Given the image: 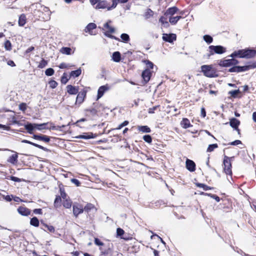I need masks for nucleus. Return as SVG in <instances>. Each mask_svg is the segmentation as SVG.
Instances as JSON below:
<instances>
[{
    "label": "nucleus",
    "mask_w": 256,
    "mask_h": 256,
    "mask_svg": "<svg viewBox=\"0 0 256 256\" xmlns=\"http://www.w3.org/2000/svg\"><path fill=\"white\" fill-rule=\"evenodd\" d=\"M62 199L61 197L59 196H56L54 202V206L56 208H58L61 206Z\"/></svg>",
    "instance_id": "72a5a7b5"
},
{
    "label": "nucleus",
    "mask_w": 256,
    "mask_h": 256,
    "mask_svg": "<svg viewBox=\"0 0 256 256\" xmlns=\"http://www.w3.org/2000/svg\"><path fill=\"white\" fill-rule=\"evenodd\" d=\"M84 208L82 206L78 207L76 206H73V214L76 217H77L79 214L84 212Z\"/></svg>",
    "instance_id": "412c9836"
},
{
    "label": "nucleus",
    "mask_w": 256,
    "mask_h": 256,
    "mask_svg": "<svg viewBox=\"0 0 256 256\" xmlns=\"http://www.w3.org/2000/svg\"><path fill=\"white\" fill-rule=\"evenodd\" d=\"M240 124V121L236 118H232L230 119V125L234 130H236L238 134H240V130L238 128V126Z\"/></svg>",
    "instance_id": "0eeeda50"
},
{
    "label": "nucleus",
    "mask_w": 256,
    "mask_h": 256,
    "mask_svg": "<svg viewBox=\"0 0 256 256\" xmlns=\"http://www.w3.org/2000/svg\"><path fill=\"white\" fill-rule=\"evenodd\" d=\"M238 62H239L237 60L232 58V59L220 60L218 64L220 66L228 67L232 66H236L238 64Z\"/></svg>",
    "instance_id": "39448f33"
},
{
    "label": "nucleus",
    "mask_w": 256,
    "mask_h": 256,
    "mask_svg": "<svg viewBox=\"0 0 256 256\" xmlns=\"http://www.w3.org/2000/svg\"><path fill=\"white\" fill-rule=\"evenodd\" d=\"M30 224L32 226L38 227L40 224L39 220L36 217H33L30 220Z\"/></svg>",
    "instance_id": "2f4dec72"
},
{
    "label": "nucleus",
    "mask_w": 256,
    "mask_h": 256,
    "mask_svg": "<svg viewBox=\"0 0 256 256\" xmlns=\"http://www.w3.org/2000/svg\"><path fill=\"white\" fill-rule=\"evenodd\" d=\"M242 58H250L255 56L256 50L250 48L244 49Z\"/></svg>",
    "instance_id": "423d86ee"
},
{
    "label": "nucleus",
    "mask_w": 256,
    "mask_h": 256,
    "mask_svg": "<svg viewBox=\"0 0 256 256\" xmlns=\"http://www.w3.org/2000/svg\"><path fill=\"white\" fill-rule=\"evenodd\" d=\"M70 78V77L68 78L67 74L66 73H64L61 78V82L63 84H66Z\"/></svg>",
    "instance_id": "a19ab883"
},
{
    "label": "nucleus",
    "mask_w": 256,
    "mask_h": 256,
    "mask_svg": "<svg viewBox=\"0 0 256 256\" xmlns=\"http://www.w3.org/2000/svg\"><path fill=\"white\" fill-rule=\"evenodd\" d=\"M12 124H16L18 126H21L22 124L20 122L18 121L16 118L15 116H12Z\"/></svg>",
    "instance_id": "5fc2aeb1"
},
{
    "label": "nucleus",
    "mask_w": 256,
    "mask_h": 256,
    "mask_svg": "<svg viewBox=\"0 0 256 256\" xmlns=\"http://www.w3.org/2000/svg\"><path fill=\"white\" fill-rule=\"evenodd\" d=\"M240 92L239 90H232L229 92V94L231 95L234 98H236L238 94Z\"/></svg>",
    "instance_id": "864d4df0"
},
{
    "label": "nucleus",
    "mask_w": 256,
    "mask_h": 256,
    "mask_svg": "<svg viewBox=\"0 0 256 256\" xmlns=\"http://www.w3.org/2000/svg\"><path fill=\"white\" fill-rule=\"evenodd\" d=\"M108 89V88L106 86H100L98 91L97 99L98 100L102 97L105 92Z\"/></svg>",
    "instance_id": "6ab92c4d"
},
{
    "label": "nucleus",
    "mask_w": 256,
    "mask_h": 256,
    "mask_svg": "<svg viewBox=\"0 0 256 256\" xmlns=\"http://www.w3.org/2000/svg\"><path fill=\"white\" fill-rule=\"evenodd\" d=\"M10 180L15 182H21V180L17 177L12 176L10 177Z\"/></svg>",
    "instance_id": "0e129e2a"
},
{
    "label": "nucleus",
    "mask_w": 256,
    "mask_h": 256,
    "mask_svg": "<svg viewBox=\"0 0 256 256\" xmlns=\"http://www.w3.org/2000/svg\"><path fill=\"white\" fill-rule=\"evenodd\" d=\"M120 38L124 42H127L130 40V36L126 34H122L120 36Z\"/></svg>",
    "instance_id": "4c0bfd02"
},
{
    "label": "nucleus",
    "mask_w": 256,
    "mask_h": 256,
    "mask_svg": "<svg viewBox=\"0 0 256 256\" xmlns=\"http://www.w3.org/2000/svg\"><path fill=\"white\" fill-rule=\"evenodd\" d=\"M205 194L210 196L211 198L214 199L217 202H219L220 200V198L216 194Z\"/></svg>",
    "instance_id": "4d7b16f0"
},
{
    "label": "nucleus",
    "mask_w": 256,
    "mask_h": 256,
    "mask_svg": "<svg viewBox=\"0 0 256 256\" xmlns=\"http://www.w3.org/2000/svg\"><path fill=\"white\" fill-rule=\"evenodd\" d=\"M71 182L77 186H80V182L76 178H72Z\"/></svg>",
    "instance_id": "bf43d9fd"
},
{
    "label": "nucleus",
    "mask_w": 256,
    "mask_h": 256,
    "mask_svg": "<svg viewBox=\"0 0 256 256\" xmlns=\"http://www.w3.org/2000/svg\"><path fill=\"white\" fill-rule=\"evenodd\" d=\"M200 112L202 116L204 118L206 116V112L204 108H201Z\"/></svg>",
    "instance_id": "338daca9"
},
{
    "label": "nucleus",
    "mask_w": 256,
    "mask_h": 256,
    "mask_svg": "<svg viewBox=\"0 0 256 256\" xmlns=\"http://www.w3.org/2000/svg\"><path fill=\"white\" fill-rule=\"evenodd\" d=\"M63 206L66 208H69L72 206V202L70 200L66 199L63 202Z\"/></svg>",
    "instance_id": "79ce46f5"
},
{
    "label": "nucleus",
    "mask_w": 256,
    "mask_h": 256,
    "mask_svg": "<svg viewBox=\"0 0 256 256\" xmlns=\"http://www.w3.org/2000/svg\"><path fill=\"white\" fill-rule=\"evenodd\" d=\"M124 231L121 228H118L116 229V235L118 236L122 237V236L124 234Z\"/></svg>",
    "instance_id": "3c124183"
},
{
    "label": "nucleus",
    "mask_w": 256,
    "mask_h": 256,
    "mask_svg": "<svg viewBox=\"0 0 256 256\" xmlns=\"http://www.w3.org/2000/svg\"><path fill=\"white\" fill-rule=\"evenodd\" d=\"M58 66L60 68L63 69L66 68L68 67V65L66 63L62 62Z\"/></svg>",
    "instance_id": "774afa93"
},
{
    "label": "nucleus",
    "mask_w": 256,
    "mask_h": 256,
    "mask_svg": "<svg viewBox=\"0 0 256 256\" xmlns=\"http://www.w3.org/2000/svg\"><path fill=\"white\" fill-rule=\"evenodd\" d=\"M234 157H228L226 155L224 156V158L223 160V164L224 165V170L226 174L229 175L230 176H232V163L231 161Z\"/></svg>",
    "instance_id": "f03ea898"
},
{
    "label": "nucleus",
    "mask_w": 256,
    "mask_h": 256,
    "mask_svg": "<svg viewBox=\"0 0 256 256\" xmlns=\"http://www.w3.org/2000/svg\"><path fill=\"white\" fill-rule=\"evenodd\" d=\"M176 34H164L162 36V40L168 42H172L174 40H176Z\"/></svg>",
    "instance_id": "6e6552de"
},
{
    "label": "nucleus",
    "mask_w": 256,
    "mask_h": 256,
    "mask_svg": "<svg viewBox=\"0 0 256 256\" xmlns=\"http://www.w3.org/2000/svg\"><path fill=\"white\" fill-rule=\"evenodd\" d=\"M96 135L93 134L92 132L85 133L84 134H80L76 137L77 138L88 140L90 138H94Z\"/></svg>",
    "instance_id": "a211bd4d"
},
{
    "label": "nucleus",
    "mask_w": 256,
    "mask_h": 256,
    "mask_svg": "<svg viewBox=\"0 0 256 256\" xmlns=\"http://www.w3.org/2000/svg\"><path fill=\"white\" fill-rule=\"evenodd\" d=\"M18 156L16 153L13 154L9 157L8 159V162L12 164H15L18 162Z\"/></svg>",
    "instance_id": "cd10ccee"
},
{
    "label": "nucleus",
    "mask_w": 256,
    "mask_h": 256,
    "mask_svg": "<svg viewBox=\"0 0 256 256\" xmlns=\"http://www.w3.org/2000/svg\"><path fill=\"white\" fill-rule=\"evenodd\" d=\"M242 143V142L240 140H236L232 142H231L229 144L232 146H237Z\"/></svg>",
    "instance_id": "e2e57ef3"
},
{
    "label": "nucleus",
    "mask_w": 256,
    "mask_h": 256,
    "mask_svg": "<svg viewBox=\"0 0 256 256\" xmlns=\"http://www.w3.org/2000/svg\"><path fill=\"white\" fill-rule=\"evenodd\" d=\"M186 168L190 172H194L196 170V164L192 160L187 159L186 162Z\"/></svg>",
    "instance_id": "9d476101"
},
{
    "label": "nucleus",
    "mask_w": 256,
    "mask_h": 256,
    "mask_svg": "<svg viewBox=\"0 0 256 256\" xmlns=\"http://www.w3.org/2000/svg\"><path fill=\"white\" fill-rule=\"evenodd\" d=\"M48 124V123H43L40 124H36V129L38 130H42L48 129V128L46 126Z\"/></svg>",
    "instance_id": "c756f323"
},
{
    "label": "nucleus",
    "mask_w": 256,
    "mask_h": 256,
    "mask_svg": "<svg viewBox=\"0 0 256 256\" xmlns=\"http://www.w3.org/2000/svg\"><path fill=\"white\" fill-rule=\"evenodd\" d=\"M94 204H92L90 203H89V204H88L84 206V210L87 212H89L90 210L94 209Z\"/></svg>",
    "instance_id": "58836bf2"
},
{
    "label": "nucleus",
    "mask_w": 256,
    "mask_h": 256,
    "mask_svg": "<svg viewBox=\"0 0 256 256\" xmlns=\"http://www.w3.org/2000/svg\"><path fill=\"white\" fill-rule=\"evenodd\" d=\"M218 146L216 144H210L207 148V152H212L214 148H217Z\"/></svg>",
    "instance_id": "c03bdc74"
},
{
    "label": "nucleus",
    "mask_w": 256,
    "mask_h": 256,
    "mask_svg": "<svg viewBox=\"0 0 256 256\" xmlns=\"http://www.w3.org/2000/svg\"><path fill=\"white\" fill-rule=\"evenodd\" d=\"M34 212L36 214H42V210L41 208H36L34 210Z\"/></svg>",
    "instance_id": "69168bd1"
},
{
    "label": "nucleus",
    "mask_w": 256,
    "mask_h": 256,
    "mask_svg": "<svg viewBox=\"0 0 256 256\" xmlns=\"http://www.w3.org/2000/svg\"><path fill=\"white\" fill-rule=\"evenodd\" d=\"M22 143H25V144H31L34 146H36L40 149H41L45 152H48L49 151V150L45 147H44L43 146H40V144H36V143H34V142H32L30 141H29L28 140H22Z\"/></svg>",
    "instance_id": "4468645a"
},
{
    "label": "nucleus",
    "mask_w": 256,
    "mask_h": 256,
    "mask_svg": "<svg viewBox=\"0 0 256 256\" xmlns=\"http://www.w3.org/2000/svg\"><path fill=\"white\" fill-rule=\"evenodd\" d=\"M256 68V62H250L248 64L244 66H234L228 70V72H246L250 69Z\"/></svg>",
    "instance_id": "f257e3e1"
},
{
    "label": "nucleus",
    "mask_w": 256,
    "mask_h": 256,
    "mask_svg": "<svg viewBox=\"0 0 256 256\" xmlns=\"http://www.w3.org/2000/svg\"><path fill=\"white\" fill-rule=\"evenodd\" d=\"M160 105H157L154 106H153L152 108H150L148 110V112L150 114H154L155 112V110H156L158 109V111L160 112Z\"/></svg>",
    "instance_id": "ea45409f"
},
{
    "label": "nucleus",
    "mask_w": 256,
    "mask_h": 256,
    "mask_svg": "<svg viewBox=\"0 0 256 256\" xmlns=\"http://www.w3.org/2000/svg\"><path fill=\"white\" fill-rule=\"evenodd\" d=\"M18 212L20 214L24 216H27L30 213V210L28 208L23 206L19 207Z\"/></svg>",
    "instance_id": "f3484780"
},
{
    "label": "nucleus",
    "mask_w": 256,
    "mask_h": 256,
    "mask_svg": "<svg viewBox=\"0 0 256 256\" xmlns=\"http://www.w3.org/2000/svg\"><path fill=\"white\" fill-rule=\"evenodd\" d=\"M48 64V61L44 58H42L40 64L38 65V68H44Z\"/></svg>",
    "instance_id": "37998d69"
},
{
    "label": "nucleus",
    "mask_w": 256,
    "mask_h": 256,
    "mask_svg": "<svg viewBox=\"0 0 256 256\" xmlns=\"http://www.w3.org/2000/svg\"><path fill=\"white\" fill-rule=\"evenodd\" d=\"M36 124L28 123L24 126L26 130L30 134H32V131L36 129Z\"/></svg>",
    "instance_id": "393cba45"
},
{
    "label": "nucleus",
    "mask_w": 256,
    "mask_h": 256,
    "mask_svg": "<svg viewBox=\"0 0 256 256\" xmlns=\"http://www.w3.org/2000/svg\"><path fill=\"white\" fill-rule=\"evenodd\" d=\"M112 4L108 8V10L114 9L116 8L118 3L124 4L127 2L128 0H112Z\"/></svg>",
    "instance_id": "aec40b11"
},
{
    "label": "nucleus",
    "mask_w": 256,
    "mask_h": 256,
    "mask_svg": "<svg viewBox=\"0 0 256 256\" xmlns=\"http://www.w3.org/2000/svg\"><path fill=\"white\" fill-rule=\"evenodd\" d=\"M208 48L210 51V54L208 55V57L213 55L214 54H222L226 51V48L222 46H210Z\"/></svg>",
    "instance_id": "20e7f679"
},
{
    "label": "nucleus",
    "mask_w": 256,
    "mask_h": 256,
    "mask_svg": "<svg viewBox=\"0 0 256 256\" xmlns=\"http://www.w3.org/2000/svg\"><path fill=\"white\" fill-rule=\"evenodd\" d=\"M243 52H244V49L234 51L230 55V56L232 57V58H234V57H238L240 58H242V56L244 54Z\"/></svg>",
    "instance_id": "4be33fe9"
},
{
    "label": "nucleus",
    "mask_w": 256,
    "mask_h": 256,
    "mask_svg": "<svg viewBox=\"0 0 256 256\" xmlns=\"http://www.w3.org/2000/svg\"><path fill=\"white\" fill-rule=\"evenodd\" d=\"M82 73L81 69L80 68L76 70H72L70 73V77H78V76Z\"/></svg>",
    "instance_id": "f704fd0d"
},
{
    "label": "nucleus",
    "mask_w": 256,
    "mask_h": 256,
    "mask_svg": "<svg viewBox=\"0 0 256 256\" xmlns=\"http://www.w3.org/2000/svg\"><path fill=\"white\" fill-rule=\"evenodd\" d=\"M86 92L84 90H83L82 92H78L76 98V103H78L79 104H82L84 100V98L86 96Z\"/></svg>",
    "instance_id": "dca6fc26"
},
{
    "label": "nucleus",
    "mask_w": 256,
    "mask_h": 256,
    "mask_svg": "<svg viewBox=\"0 0 256 256\" xmlns=\"http://www.w3.org/2000/svg\"><path fill=\"white\" fill-rule=\"evenodd\" d=\"M196 186L198 187V188H203L204 190H211L212 188L204 184H200V183H198L196 184Z\"/></svg>",
    "instance_id": "a18cd8bd"
},
{
    "label": "nucleus",
    "mask_w": 256,
    "mask_h": 256,
    "mask_svg": "<svg viewBox=\"0 0 256 256\" xmlns=\"http://www.w3.org/2000/svg\"><path fill=\"white\" fill-rule=\"evenodd\" d=\"M204 40L208 44H210L212 42L213 38H212L208 34L204 35L203 36Z\"/></svg>",
    "instance_id": "e433bc0d"
},
{
    "label": "nucleus",
    "mask_w": 256,
    "mask_h": 256,
    "mask_svg": "<svg viewBox=\"0 0 256 256\" xmlns=\"http://www.w3.org/2000/svg\"><path fill=\"white\" fill-rule=\"evenodd\" d=\"M94 242L95 244L98 246H102L104 244L98 238H94Z\"/></svg>",
    "instance_id": "6e6d98bb"
},
{
    "label": "nucleus",
    "mask_w": 256,
    "mask_h": 256,
    "mask_svg": "<svg viewBox=\"0 0 256 256\" xmlns=\"http://www.w3.org/2000/svg\"><path fill=\"white\" fill-rule=\"evenodd\" d=\"M154 14L153 11L150 8H148L146 12L144 13V16L146 19H148L150 17L152 16Z\"/></svg>",
    "instance_id": "c9c22d12"
},
{
    "label": "nucleus",
    "mask_w": 256,
    "mask_h": 256,
    "mask_svg": "<svg viewBox=\"0 0 256 256\" xmlns=\"http://www.w3.org/2000/svg\"><path fill=\"white\" fill-rule=\"evenodd\" d=\"M43 225L48 228V231L50 232H54L55 228L52 226H49L45 224H43Z\"/></svg>",
    "instance_id": "8fccbe9b"
},
{
    "label": "nucleus",
    "mask_w": 256,
    "mask_h": 256,
    "mask_svg": "<svg viewBox=\"0 0 256 256\" xmlns=\"http://www.w3.org/2000/svg\"><path fill=\"white\" fill-rule=\"evenodd\" d=\"M146 65L147 67L150 68H152L154 66V64L152 62L148 60H146Z\"/></svg>",
    "instance_id": "680f3d73"
},
{
    "label": "nucleus",
    "mask_w": 256,
    "mask_h": 256,
    "mask_svg": "<svg viewBox=\"0 0 256 256\" xmlns=\"http://www.w3.org/2000/svg\"><path fill=\"white\" fill-rule=\"evenodd\" d=\"M49 84H50V86L51 88H54L57 86L58 84L55 80H51L49 82Z\"/></svg>",
    "instance_id": "603ef678"
},
{
    "label": "nucleus",
    "mask_w": 256,
    "mask_h": 256,
    "mask_svg": "<svg viewBox=\"0 0 256 256\" xmlns=\"http://www.w3.org/2000/svg\"><path fill=\"white\" fill-rule=\"evenodd\" d=\"M112 59L115 62H120L121 60V54L119 52H115L112 54Z\"/></svg>",
    "instance_id": "5701e85b"
},
{
    "label": "nucleus",
    "mask_w": 256,
    "mask_h": 256,
    "mask_svg": "<svg viewBox=\"0 0 256 256\" xmlns=\"http://www.w3.org/2000/svg\"><path fill=\"white\" fill-rule=\"evenodd\" d=\"M96 25L94 23L91 22L88 24L86 27L84 31L86 32H88L90 35L95 34L93 33L92 30L96 29Z\"/></svg>",
    "instance_id": "2eb2a0df"
},
{
    "label": "nucleus",
    "mask_w": 256,
    "mask_h": 256,
    "mask_svg": "<svg viewBox=\"0 0 256 256\" xmlns=\"http://www.w3.org/2000/svg\"><path fill=\"white\" fill-rule=\"evenodd\" d=\"M26 22V18L24 14H21L18 19V24L20 26H24Z\"/></svg>",
    "instance_id": "473e14b6"
},
{
    "label": "nucleus",
    "mask_w": 256,
    "mask_h": 256,
    "mask_svg": "<svg viewBox=\"0 0 256 256\" xmlns=\"http://www.w3.org/2000/svg\"><path fill=\"white\" fill-rule=\"evenodd\" d=\"M72 48L69 47H62L60 50V52L62 54H66V55H70L72 54ZM73 53H74V52H72V54Z\"/></svg>",
    "instance_id": "bb28decb"
},
{
    "label": "nucleus",
    "mask_w": 256,
    "mask_h": 256,
    "mask_svg": "<svg viewBox=\"0 0 256 256\" xmlns=\"http://www.w3.org/2000/svg\"><path fill=\"white\" fill-rule=\"evenodd\" d=\"M143 140L146 142L150 144L152 142V138L150 135H144L143 136Z\"/></svg>",
    "instance_id": "de8ad7c7"
},
{
    "label": "nucleus",
    "mask_w": 256,
    "mask_h": 256,
    "mask_svg": "<svg viewBox=\"0 0 256 256\" xmlns=\"http://www.w3.org/2000/svg\"><path fill=\"white\" fill-rule=\"evenodd\" d=\"M4 48L7 50H10L12 49V44L10 40H6L4 42Z\"/></svg>",
    "instance_id": "09e8293b"
},
{
    "label": "nucleus",
    "mask_w": 256,
    "mask_h": 256,
    "mask_svg": "<svg viewBox=\"0 0 256 256\" xmlns=\"http://www.w3.org/2000/svg\"><path fill=\"white\" fill-rule=\"evenodd\" d=\"M152 73L150 70L148 69H146L144 70L142 74V76L144 81L145 83L148 82L151 77Z\"/></svg>",
    "instance_id": "1a4fd4ad"
},
{
    "label": "nucleus",
    "mask_w": 256,
    "mask_h": 256,
    "mask_svg": "<svg viewBox=\"0 0 256 256\" xmlns=\"http://www.w3.org/2000/svg\"><path fill=\"white\" fill-rule=\"evenodd\" d=\"M201 70L206 76L214 78L216 76L211 66L203 65L201 66Z\"/></svg>",
    "instance_id": "7ed1b4c3"
},
{
    "label": "nucleus",
    "mask_w": 256,
    "mask_h": 256,
    "mask_svg": "<svg viewBox=\"0 0 256 256\" xmlns=\"http://www.w3.org/2000/svg\"><path fill=\"white\" fill-rule=\"evenodd\" d=\"M181 18V16H171L169 18V22L172 24H176Z\"/></svg>",
    "instance_id": "7c9ffc66"
},
{
    "label": "nucleus",
    "mask_w": 256,
    "mask_h": 256,
    "mask_svg": "<svg viewBox=\"0 0 256 256\" xmlns=\"http://www.w3.org/2000/svg\"><path fill=\"white\" fill-rule=\"evenodd\" d=\"M67 92L70 94H76L78 92V87L69 84L66 86Z\"/></svg>",
    "instance_id": "f8f14e48"
},
{
    "label": "nucleus",
    "mask_w": 256,
    "mask_h": 256,
    "mask_svg": "<svg viewBox=\"0 0 256 256\" xmlns=\"http://www.w3.org/2000/svg\"><path fill=\"white\" fill-rule=\"evenodd\" d=\"M182 126L184 128H187L192 126L190 122V120L186 118H184L180 122Z\"/></svg>",
    "instance_id": "b1692460"
},
{
    "label": "nucleus",
    "mask_w": 256,
    "mask_h": 256,
    "mask_svg": "<svg viewBox=\"0 0 256 256\" xmlns=\"http://www.w3.org/2000/svg\"><path fill=\"white\" fill-rule=\"evenodd\" d=\"M138 128L142 132L149 133L151 132L150 128L147 126H138Z\"/></svg>",
    "instance_id": "c85d7f7f"
},
{
    "label": "nucleus",
    "mask_w": 256,
    "mask_h": 256,
    "mask_svg": "<svg viewBox=\"0 0 256 256\" xmlns=\"http://www.w3.org/2000/svg\"><path fill=\"white\" fill-rule=\"evenodd\" d=\"M110 6H109V4L108 3V2L106 0H100L96 6L95 8L97 9L100 8H107L108 10V8Z\"/></svg>",
    "instance_id": "ddd939ff"
},
{
    "label": "nucleus",
    "mask_w": 256,
    "mask_h": 256,
    "mask_svg": "<svg viewBox=\"0 0 256 256\" xmlns=\"http://www.w3.org/2000/svg\"><path fill=\"white\" fill-rule=\"evenodd\" d=\"M178 9L176 6H173L168 8L167 10L166 11V14L168 15H170L172 16L174 14H176L178 11Z\"/></svg>",
    "instance_id": "a878e982"
},
{
    "label": "nucleus",
    "mask_w": 256,
    "mask_h": 256,
    "mask_svg": "<svg viewBox=\"0 0 256 256\" xmlns=\"http://www.w3.org/2000/svg\"><path fill=\"white\" fill-rule=\"evenodd\" d=\"M64 126H51L49 129L50 130H60L62 128H64Z\"/></svg>",
    "instance_id": "13d9d810"
},
{
    "label": "nucleus",
    "mask_w": 256,
    "mask_h": 256,
    "mask_svg": "<svg viewBox=\"0 0 256 256\" xmlns=\"http://www.w3.org/2000/svg\"><path fill=\"white\" fill-rule=\"evenodd\" d=\"M33 138L35 140L44 141L46 142H48L50 141V138L46 135L34 134Z\"/></svg>",
    "instance_id": "9b49d317"
},
{
    "label": "nucleus",
    "mask_w": 256,
    "mask_h": 256,
    "mask_svg": "<svg viewBox=\"0 0 256 256\" xmlns=\"http://www.w3.org/2000/svg\"><path fill=\"white\" fill-rule=\"evenodd\" d=\"M54 70L52 68H48L45 71V74L47 76H52L54 74Z\"/></svg>",
    "instance_id": "49530a36"
},
{
    "label": "nucleus",
    "mask_w": 256,
    "mask_h": 256,
    "mask_svg": "<svg viewBox=\"0 0 256 256\" xmlns=\"http://www.w3.org/2000/svg\"><path fill=\"white\" fill-rule=\"evenodd\" d=\"M60 197H62L64 200L66 199V194L64 190H62V188H60Z\"/></svg>",
    "instance_id": "052dcab7"
}]
</instances>
